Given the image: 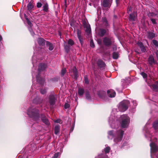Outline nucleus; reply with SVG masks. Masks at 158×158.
Returning <instances> with one entry per match:
<instances>
[{
	"label": "nucleus",
	"instance_id": "f257e3e1",
	"mask_svg": "<svg viewBox=\"0 0 158 158\" xmlns=\"http://www.w3.org/2000/svg\"><path fill=\"white\" fill-rule=\"evenodd\" d=\"M27 114L33 121L37 122L40 121V111L38 109L30 107L27 110Z\"/></svg>",
	"mask_w": 158,
	"mask_h": 158
},
{
	"label": "nucleus",
	"instance_id": "f03ea898",
	"mask_svg": "<svg viewBox=\"0 0 158 158\" xmlns=\"http://www.w3.org/2000/svg\"><path fill=\"white\" fill-rule=\"evenodd\" d=\"M130 104L129 101L125 100L121 102L119 104L118 107L119 110L121 112H124L128 108Z\"/></svg>",
	"mask_w": 158,
	"mask_h": 158
},
{
	"label": "nucleus",
	"instance_id": "7ed1b4c3",
	"mask_svg": "<svg viewBox=\"0 0 158 158\" xmlns=\"http://www.w3.org/2000/svg\"><path fill=\"white\" fill-rule=\"evenodd\" d=\"M121 122L120 123L121 127L125 128L128 126L130 121L129 117L126 114L122 115L121 117Z\"/></svg>",
	"mask_w": 158,
	"mask_h": 158
},
{
	"label": "nucleus",
	"instance_id": "20e7f679",
	"mask_svg": "<svg viewBox=\"0 0 158 158\" xmlns=\"http://www.w3.org/2000/svg\"><path fill=\"white\" fill-rule=\"evenodd\" d=\"M124 131L121 129L117 130L115 135L114 141L116 143L120 142L122 139L124 134Z\"/></svg>",
	"mask_w": 158,
	"mask_h": 158
},
{
	"label": "nucleus",
	"instance_id": "39448f33",
	"mask_svg": "<svg viewBox=\"0 0 158 158\" xmlns=\"http://www.w3.org/2000/svg\"><path fill=\"white\" fill-rule=\"evenodd\" d=\"M49 102L50 105L51 109L55 107V104L57 100V98L54 94H50L48 98Z\"/></svg>",
	"mask_w": 158,
	"mask_h": 158
},
{
	"label": "nucleus",
	"instance_id": "423d86ee",
	"mask_svg": "<svg viewBox=\"0 0 158 158\" xmlns=\"http://www.w3.org/2000/svg\"><path fill=\"white\" fill-rule=\"evenodd\" d=\"M148 16L152 23L154 25L157 24V19H156L157 15L156 14L153 13H149L148 14Z\"/></svg>",
	"mask_w": 158,
	"mask_h": 158
},
{
	"label": "nucleus",
	"instance_id": "0eeeda50",
	"mask_svg": "<svg viewBox=\"0 0 158 158\" xmlns=\"http://www.w3.org/2000/svg\"><path fill=\"white\" fill-rule=\"evenodd\" d=\"M40 118L41 121L46 125L49 126L50 124L49 121L44 113L40 114Z\"/></svg>",
	"mask_w": 158,
	"mask_h": 158
},
{
	"label": "nucleus",
	"instance_id": "6e6552de",
	"mask_svg": "<svg viewBox=\"0 0 158 158\" xmlns=\"http://www.w3.org/2000/svg\"><path fill=\"white\" fill-rule=\"evenodd\" d=\"M112 2V0H103L102 3V6L104 7L110 8Z\"/></svg>",
	"mask_w": 158,
	"mask_h": 158
},
{
	"label": "nucleus",
	"instance_id": "1a4fd4ad",
	"mask_svg": "<svg viewBox=\"0 0 158 158\" xmlns=\"http://www.w3.org/2000/svg\"><path fill=\"white\" fill-rule=\"evenodd\" d=\"M103 41L105 46L107 47H110L112 44L111 39L108 37H104L103 39Z\"/></svg>",
	"mask_w": 158,
	"mask_h": 158
},
{
	"label": "nucleus",
	"instance_id": "9d476101",
	"mask_svg": "<svg viewBox=\"0 0 158 158\" xmlns=\"http://www.w3.org/2000/svg\"><path fill=\"white\" fill-rule=\"evenodd\" d=\"M97 64L98 68L101 70L104 69L106 66L105 62L101 59H99L98 60Z\"/></svg>",
	"mask_w": 158,
	"mask_h": 158
},
{
	"label": "nucleus",
	"instance_id": "9b49d317",
	"mask_svg": "<svg viewBox=\"0 0 158 158\" xmlns=\"http://www.w3.org/2000/svg\"><path fill=\"white\" fill-rule=\"evenodd\" d=\"M47 67V64L43 63H40L38 67V73H40V72L44 70Z\"/></svg>",
	"mask_w": 158,
	"mask_h": 158
},
{
	"label": "nucleus",
	"instance_id": "f8f14e48",
	"mask_svg": "<svg viewBox=\"0 0 158 158\" xmlns=\"http://www.w3.org/2000/svg\"><path fill=\"white\" fill-rule=\"evenodd\" d=\"M97 94L100 98L103 100L105 99L106 97V92L104 91H98L97 92Z\"/></svg>",
	"mask_w": 158,
	"mask_h": 158
},
{
	"label": "nucleus",
	"instance_id": "ddd939ff",
	"mask_svg": "<svg viewBox=\"0 0 158 158\" xmlns=\"http://www.w3.org/2000/svg\"><path fill=\"white\" fill-rule=\"evenodd\" d=\"M40 73H38V75L36 76V79L38 83L41 85H43L44 84V80L40 77Z\"/></svg>",
	"mask_w": 158,
	"mask_h": 158
},
{
	"label": "nucleus",
	"instance_id": "4468645a",
	"mask_svg": "<svg viewBox=\"0 0 158 158\" xmlns=\"http://www.w3.org/2000/svg\"><path fill=\"white\" fill-rule=\"evenodd\" d=\"M77 34L79 40L81 45H82L83 44L84 39L83 35L81 34V30H77Z\"/></svg>",
	"mask_w": 158,
	"mask_h": 158
},
{
	"label": "nucleus",
	"instance_id": "2eb2a0df",
	"mask_svg": "<svg viewBox=\"0 0 158 158\" xmlns=\"http://www.w3.org/2000/svg\"><path fill=\"white\" fill-rule=\"evenodd\" d=\"M150 146L152 152L155 153L158 152V147L155 143H151L150 144Z\"/></svg>",
	"mask_w": 158,
	"mask_h": 158
},
{
	"label": "nucleus",
	"instance_id": "dca6fc26",
	"mask_svg": "<svg viewBox=\"0 0 158 158\" xmlns=\"http://www.w3.org/2000/svg\"><path fill=\"white\" fill-rule=\"evenodd\" d=\"M148 62L149 65L151 66H152L153 64H155V60L152 55H151L149 56Z\"/></svg>",
	"mask_w": 158,
	"mask_h": 158
},
{
	"label": "nucleus",
	"instance_id": "f3484780",
	"mask_svg": "<svg viewBox=\"0 0 158 158\" xmlns=\"http://www.w3.org/2000/svg\"><path fill=\"white\" fill-rule=\"evenodd\" d=\"M37 41L40 46H43L45 45L47 41L43 38H39L37 39Z\"/></svg>",
	"mask_w": 158,
	"mask_h": 158
},
{
	"label": "nucleus",
	"instance_id": "a211bd4d",
	"mask_svg": "<svg viewBox=\"0 0 158 158\" xmlns=\"http://www.w3.org/2000/svg\"><path fill=\"white\" fill-rule=\"evenodd\" d=\"M71 71L73 74L74 79L77 80L78 77V72L76 67H74Z\"/></svg>",
	"mask_w": 158,
	"mask_h": 158
},
{
	"label": "nucleus",
	"instance_id": "6ab92c4d",
	"mask_svg": "<svg viewBox=\"0 0 158 158\" xmlns=\"http://www.w3.org/2000/svg\"><path fill=\"white\" fill-rule=\"evenodd\" d=\"M107 93L108 96L110 98H113L115 96V92L112 90H107Z\"/></svg>",
	"mask_w": 158,
	"mask_h": 158
},
{
	"label": "nucleus",
	"instance_id": "aec40b11",
	"mask_svg": "<svg viewBox=\"0 0 158 158\" xmlns=\"http://www.w3.org/2000/svg\"><path fill=\"white\" fill-rule=\"evenodd\" d=\"M43 10L46 12H48L49 11V6L48 3L45 2L44 3L43 6Z\"/></svg>",
	"mask_w": 158,
	"mask_h": 158
},
{
	"label": "nucleus",
	"instance_id": "412c9836",
	"mask_svg": "<svg viewBox=\"0 0 158 158\" xmlns=\"http://www.w3.org/2000/svg\"><path fill=\"white\" fill-rule=\"evenodd\" d=\"M83 24L85 30H91L90 25L87 22L83 21Z\"/></svg>",
	"mask_w": 158,
	"mask_h": 158
},
{
	"label": "nucleus",
	"instance_id": "4be33fe9",
	"mask_svg": "<svg viewBox=\"0 0 158 158\" xmlns=\"http://www.w3.org/2000/svg\"><path fill=\"white\" fill-rule=\"evenodd\" d=\"M85 90L83 88L81 87L78 88L77 91V93L79 96L81 97L83 96Z\"/></svg>",
	"mask_w": 158,
	"mask_h": 158
},
{
	"label": "nucleus",
	"instance_id": "5701e85b",
	"mask_svg": "<svg viewBox=\"0 0 158 158\" xmlns=\"http://www.w3.org/2000/svg\"><path fill=\"white\" fill-rule=\"evenodd\" d=\"M85 96L86 99L90 101L91 100V97L90 95L89 92L87 89L85 91Z\"/></svg>",
	"mask_w": 158,
	"mask_h": 158
},
{
	"label": "nucleus",
	"instance_id": "b1692460",
	"mask_svg": "<svg viewBox=\"0 0 158 158\" xmlns=\"http://www.w3.org/2000/svg\"><path fill=\"white\" fill-rule=\"evenodd\" d=\"M155 36V34L153 32L149 31L148 32L147 37L149 39L152 40Z\"/></svg>",
	"mask_w": 158,
	"mask_h": 158
},
{
	"label": "nucleus",
	"instance_id": "393cba45",
	"mask_svg": "<svg viewBox=\"0 0 158 158\" xmlns=\"http://www.w3.org/2000/svg\"><path fill=\"white\" fill-rule=\"evenodd\" d=\"M34 6L33 3L32 2H30L27 5V10L29 11H31L33 8Z\"/></svg>",
	"mask_w": 158,
	"mask_h": 158
},
{
	"label": "nucleus",
	"instance_id": "a878e982",
	"mask_svg": "<svg viewBox=\"0 0 158 158\" xmlns=\"http://www.w3.org/2000/svg\"><path fill=\"white\" fill-rule=\"evenodd\" d=\"M46 45L47 46L49 47L48 49L49 50L52 51L54 48V47L52 44L48 41L46 42Z\"/></svg>",
	"mask_w": 158,
	"mask_h": 158
},
{
	"label": "nucleus",
	"instance_id": "bb28decb",
	"mask_svg": "<svg viewBox=\"0 0 158 158\" xmlns=\"http://www.w3.org/2000/svg\"><path fill=\"white\" fill-rule=\"evenodd\" d=\"M129 19L130 20L135 21L136 20V17L134 13L130 14L129 16Z\"/></svg>",
	"mask_w": 158,
	"mask_h": 158
},
{
	"label": "nucleus",
	"instance_id": "cd10ccee",
	"mask_svg": "<svg viewBox=\"0 0 158 158\" xmlns=\"http://www.w3.org/2000/svg\"><path fill=\"white\" fill-rule=\"evenodd\" d=\"M60 130V126L59 125H56L54 128V133L55 134H57Z\"/></svg>",
	"mask_w": 158,
	"mask_h": 158
},
{
	"label": "nucleus",
	"instance_id": "c85d7f7f",
	"mask_svg": "<svg viewBox=\"0 0 158 158\" xmlns=\"http://www.w3.org/2000/svg\"><path fill=\"white\" fill-rule=\"evenodd\" d=\"M153 127L155 130L158 129V120L155 121L153 123Z\"/></svg>",
	"mask_w": 158,
	"mask_h": 158
},
{
	"label": "nucleus",
	"instance_id": "c756f323",
	"mask_svg": "<svg viewBox=\"0 0 158 158\" xmlns=\"http://www.w3.org/2000/svg\"><path fill=\"white\" fill-rule=\"evenodd\" d=\"M106 33V30H99L98 35L101 37L103 36Z\"/></svg>",
	"mask_w": 158,
	"mask_h": 158
},
{
	"label": "nucleus",
	"instance_id": "7c9ffc66",
	"mask_svg": "<svg viewBox=\"0 0 158 158\" xmlns=\"http://www.w3.org/2000/svg\"><path fill=\"white\" fill-rule=\"evenodd\" d=\"M64 48L65 52L68 53L70 50V46L68 44L65 45H64Z\"/></svg>",
	"mask_w": 158,
	"mask_h": 158
},
{
	"label": "nucleus",
	"instance_id": "2f4dec72",
	"mask_svg": "<svg viewBox=\"0 0 158 158\" xmlns=\"http://www.w3.org/2000/svg\"><path fill=\"white\" fill-rule=\"evenodd\" d=\"M113 58L114 59H116L118 57V54L117 52H114L112 54Z\"/></svg>",
	"mask_w": 158,
	"mask_h": 158
},
{
	"label": "nucleus",
	"instance_id": "473e14b6",
	"mask_svg": "<svg viewBox=\"0 0 158 158\" xmlns=\"http://www.w3.org/2000/svg\"><path fill=\"white\" fill-rule=\"evenodd\" d=\"M70 25L71 27H73V28L75 29H76L75 27L77 26V24L74 21H73L71 22Z\"/></svg>",
	"mask_w": 158,
	"mask_h": 158
},
{
	"label": "nucleus",
	"instance_id": "72a5a7b5",
	"mask_svg": "<svg viewBox=\"0 0 158 158\" xmlns=\"http://www.w3.org/2000/svg\"><path fill=\"white\" fill-rule=\"evenodd\" d=\"M151 86L153 90H158V86L157 85L153 84L151 85Z\"/></svg>",
	"mask_w": 158,
	"mask_h": 158
},
{
	"label": "nucleus",
	"instance_id": "f704fd0d",
	"mask_svg": "<svg viewBox=\"0 0 158 158\" xmlns=\"http://www.w3.org/2000/svg\"><path fill=\"white\" fill-rule=\"evenodd\" d=\"M110 148L108 146L106 147L104 149L105 153L106 154L109 153L110 152Z\"/></svg>",
	"mask_w": 158,
	"mask_h": 158
},
{
	"label": "nucleus",
	"instance_id": "c9c22d12",
	"mask_svg": "<svg viewBox=\"0 0 158 158\" xmlns=\"http://www.w3.org/2000/svg\"><path fill=\"white\" fill-rule=\"evenodd\" d=\"M66 72V69L65 68L62 69L61 71V75L62 77L63 76Z\"/></svg>",
	"mask_w": 158,
	"mask_h": 158
},
{
	"label": "nucleus",
	"instance_id": "e433bc0d",
	"mask_svg": "<svg viewBox=\"0 0 158 158\" xmlns=\"http://www.w3.org/2000/svg\"><path fill=\"white\" fill-rule=\"evenodd\" d=\"M85 83V84L88 85L89 83V81L88 80V78L87 76L85 77L84 80Z\"/></svg>",
	"mask_w": 158,
	"mask_h": 158
},
{
	"label": "nucleus",
	"instance_id": "4c0bfd02",
	"mask_svg": "<svg viewBox=\"0 0 158 158\" xmlns=\"http://www.w3.org/2000/svg\"><path fill=\"white\" fill-rule=\"evenodd\" d=\"M46 89H42L40 90V92L42 94H44L46 93Z\"/></svg>",
	"mask_w": 158,
	"mask_h": 158
},
{
	"label": "nucleus",
	"instance_id": "58836bf2",
	"mask_svg": "<svg viewBox=\"0 0 158 158\" xmlns=\"http://www.w3.org/2000/svg\"><path fill=\"white\" fill-rule=\"evenodd\" d=\"M68 44L71 46H72L74 44L73 41L71 39H69L68 41Z\"/></svg>",
	"mask_w": 158,
	"mask_h": 158
},
{
	"label": "nucleus",
	"instance_id": "ea45409f",
	"mask_svg": "<svg viewBox=\"0 0 158 158\" xmlns=\"http://www.w3.org/2000/svg\"><path fill=\"white\" fill-rule=\"evenodd\" d=\"M153 44L156 47H158V42L156 40H152Z\"/></svg>",
	"mask_w": 158,
	"mask_h": 158
},
{
	"label": "nucleus",
	"instance_id": "a19ab883",
	"mask_svg": "<svg viewBox=\"0 0 158 158\" xmlns=\"http://www.w3.org/2000/svg\"><path fill=\"white\" fill-rule=\"evenodd\" d=\"M70 106V105L67 103H65L64 106V109H67L69 108Z\"/></svg>",
	"mask_w": 158,
	"mask_h": 158
},
{
	"label": "nucleus",
	"instance_id": "79ce46f5",
	"mask_svg": "<svg viewBox=\"0 0 158 158\" xmlns=\"http://www.w3.org/2000/svg\"><path fill=\"white\" fill-rule=\"evenodd\" d=\"M90 46L91 47L93 48H94L95 46L94 43L92 39L90 41Z\"/></svg>",
	"mask_w": 158,
	"mask_h": 158
},
{
	"label": "nucleus",
	"instance_id": "37998d69",
	"mask_svg": "<svg viewBox=\"0 0 158 158\" xmlns=\"http://www.w3.org/2000/svg\"><path fill=\"white\" fill-rule=\"evenodd\" d=\"M108 134L109 135L112 136L113 137H114V134L113 133V131H108Z\"/></svg>",
	"mask_w": 158,
	"mask_h": 158
},
{
	"label": "nucleus",
	"instance_id": "c03bdc74",
	"mask_svg": "<svg viewBox=\"0 0 158 158\" xmlns=\"http://www.w3.org/2000/svg\"><path fill=\"white\" fill-rule=\"evenodd\" d=\"M141 75L144 78H146L147 77V74L144 72H142L141 73Z\"/></svg>",
	"mask_w": 158,
	"mask_h": 158
},
{
	"label": "nucleus",
	"instance_id": "a18cd8bd",
	"mask_svg": "<svg viewBox=\"0 0 158 158\" xmlns=\"http://www.w3.org/2000/svg\"><path fill=\"white\" fill-rule=\"evenodd\" d=\"M55 122L59 123L60 124H62V121L60 118L58 119L55 121Z\"/></svg>",
	"mask_w": 158,
	"mask_h": 158
},
{
	"label": "nucleus",
	"instance_id": "49530a36",
	"mask_svg": "<svg viewBox=\"0 0 158 158\" xmlns=\"http://www.w3.org/2000/svg\"><path fill=\"white\" fill-rule=\"evenodd\" d=\"M142 52H146V49L145 47L143 46L140 48Z\"/></svg>",
	"mask_w": 158,
	"mask_h": 158
},
{
	"label": "nucleus",
	"instance_id": "de8ad7c7",
	"mask_svg": "<svg viewBox=\"0 0 158 158\" xmlns=\"http://www.w3.org/2000/svg\"><path fill=\"white\" fill-rule=\"evenodd\" d=\"M59 153L58 152L55 153L52 158H57L59 156Z\"/></svg>",
	"mask_w": 158,
	"mask_h": 158
},
{
	"label": "nucleus",
	"instance_id": "09e8293b",
	"mask_svg": "<svg viewBox=\"0 0 158 158\" xmlns=\"http://www.w3.org/2000/svg\"><path fill=\"white\" fill-rule=\"evenodd\" d=\"M42 4L41 2H37L36 4V6L38 8H40L42 6Z\"/></svg>",
	"mask_w": 158,
	"mask_h": 158
},
{
	"label": "nucleus",
	"instance_id": "8fccbe9b",
	"mask_svg": "<svg viewBox=\"0 0 158 158\" xmlns=\"http://www.w3.org/2000/svg\"><path fill=\"white\" fill-rule=\"evenodd\" d=\"M131 6H128V8L127 9V13L128 14H129L130 12L131 11Z\"/></svg>",
	"mask_w": 158,
	"mask_h": 158
},
{
	"label": "nucleus",
	"instance_id": "3c124183",
	"mask_svg": "<svg viewBox=\"0 0 158 158\" xmlns=\"http://www.w3.org/2000/svg\"><path fill=\"white\" fill-rule=\"evenodd\" d=\"M137 44L139 46L140 48L142 47L143 46V43L140 42H138L137 43Z\"/></svg>",
	"mask_w": 158,
	"mask_h": 158
},
{
	"label": "nucleus",
	"instance_id": "603ef678",
	"mask_svg": "<svg viewBox=\"0 0 158 158\" xmlns=\"http://www.w3.org/2000/svg\"><path fill=\"white\" fill-rule=\"evenodd\" d=\"M26 20H27V24L29 25H31L32 23L28 19H26Z\"/></svg>",
	"mask_w": 158,
	"mask_h": 158
},
{
	"label": "nucleus",
	"instance_id": "864d4df0",
	"mask_svg": "<svg viewBox=\"0 0 158 158\" xmlns=\"http://www.w3.org/2000/svg\"><path fill=\"white\" fill-rule=\"evenodd\" d=\"M37 98H35V99H34L33 101V102L36 104H38V102H37Z\"/></svg>",
	"mask_w": 158,
	"mask_h": 158
},
{
	"label": "nucleus",
	"instance_id": "5fc2aeb1",
	"mask_svg": "<svg viewBox=\"0 0 158 158\" xmlns=\"http://www.w3.org/2000/svg\"><path fill=\"white\" fill-rule=\"evenodd\" d=\"M97 42L98 44L101 45L102 44L101 41L100 40L98 39V40Z\"/></svg>",
	"mask_w": 158,
	"mask_h": 158
},
{
	"label": "nucleus",
	"instance_id": "6e6d98bb",
	"mask_svg": "<svg viewBox=\"0 0 158 158\" xmlns=\"http://www.w3.org/2000/svg\"><path fill=\"white\" fill-rule=\"evenodd\" d=\"M155 54L157 59L158 60V50H157L156 52H155Z\"/></svg>",
	"mask_w": 158,
	"mask_h": 158
},
{
	"label": "nucleus",
	"instance_id": "4d7b16f0",
	"mask_svg": "<svg viewBox=\"0 0 158 158\" xmlns=\"http://www.w3.org/2000/svg\"><path fill=\"white\" fill-rule=\"evenodd\" d=\"M85 31H86V32L89 34L91 33V30H85Z\"/></svg>",
	"mask_w": 158,
	"mask_h": 158
},
{
	"label": "nucleus",
	"instance_id": "13d9d810",
	"mask_svg": "<svg viewBox=\"0 0 158 158\" xmlns=\"http://www.w3.org/2000/svg\"><path fill=\"white\" fill-rule=\"evenodd\" d=\"M105 54L110 55V52H107L104 53Z\"/></svg>",
	"mask_w": 158,
	"mask_h": 158
},
{
	"label": "nucleus",
	"instance_id": "bf43d9fd",
	"mask_svg": "<svg viewBox=\"0 0 158 158\" xmlns=\"http://www.w3.org/2000/svg\"><path fill=\"white\" fill-rule=\"evenodd\" d=\"M73 129H74V127H71V128L70 129V131H73Z\"/></svg>",
	"mask_w": 158,
	"mask_h": 158
},
{
	"label": "nucleus",
	"instance_id": "052dcab7",
	"mask_svg": "<svg viewBox=\"0 0 158 158\" xmlns=\"http://www.w3.org/2000/svg\"><path fill=\"white\" fill-rule=\"evenodd\" d=\"M2 40V36L0 35V41H1Z\"/></svg>",
	"mask_w": 158,
	"mask_h": 158
},
{
	"label": "nucleus",
	"instance_id": "680f3d73",
	"mask_svg": "<svg viewBox=\"0 0 158 158\" xmlns=\"http://www.w3.org/2000/svg\"><path fill=\"white\" fill-rule=\"evenodd\" d=\"M104 22H105V23H106V24H107V21L106 20V19H105L104 20Z\"/></svg>",
	"mask_w": 158,
	"mask_h": 158
},
{
	"label": "nucleus",
	"instance_id": "e2e57ef3",
	"mask_svg": "<svg viewBox=\"0 0 158 158\" xmlns=\"http://www.w3.org/2000/svg\"><path fill=\"white\" fill-rule=\"evenodd\" d=\"M120 0H116V2L117 3V4H118L119 3V1Z\"/></svg>",
	"mask_w": 158,
	"mask_h": 158
},
{
	"label": "nucleus",
	"instance_id": "0e129e2a",
	"mask_svg": "<svg viewBox=\"0 0 158 158\" xmlns=\"http://www.w3.org/2000/svg\"><path fill=\"white\" fill-rule=\"evenodd\" d=\"M64 2L65 4H67V0H64Z\"/></svg>",
	"mask_w": 158,
	"mask_h": 158
},
{
	"label": "nucleus",
	"instance_id": "69168bd1",
	"mask_svg": "<svg viewBox=\"0 0 158 158\" xmlns=\"http://www.w3.org/2000/svg\"><path fill=\"white\" fill-rule=\"evenodd\" d=\"M58 32H59V35H60V36H61V33L60 31H59Z\"/></svg>",
	"mask_w": 158,
	"mask_h": 158
},
{
	"label": "nucleus",
	"instance_id": "338daca9",
	"mask_svg": "<svg viewBox=\"0 0 158 158\" xmlns=\"http://www.w3.org/2000/svg\"><path fill=\"white\" fill-rule=\"evenodd\" d=\"M155 83L156 84H158V81H156V82H155Z\"/></svg>",
	"mask_w": 158,
	"mask_h": 158
},
{
	"label": "nucleus",
	"instance_id": "774afa93",
	"mask_svg": "<svg viewBox=\"0 0 158 158\" xmlns=\"http://www.w3.org/2000/svg\"><path fill=\"white\" fill-rule=\"evenodd\" d=\"M33 30H31V32L33 31Z\"/></svg>",
	"mask_w": 158,
	"mask_h": 158
}]
</instances>
